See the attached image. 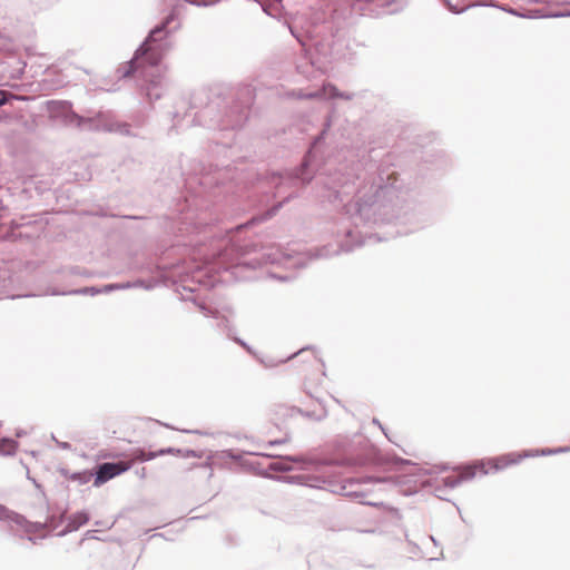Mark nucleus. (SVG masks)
I'll return each instance as SVG.
<instances>
[{"instance_id": "obj_1", "label": "nucleus", "mask_w": 570, "mask_h": 570, "mask_svg": "<svg viewBox=\"0 0 570 570\" xmlns=\"http://www.w3.org/2000/svg\"><path fill=\"white\" fill-rule=\"evenodd\" d=\"M191 452L187 451L186 453H183L181 450H176L174 448L168 449H161L157 452L154 451H145L142 449H135L130 452L128 455V460L125 461H118L115 463H102L97 468L94 485L95 487H101L109 480L125 473L128 471L136 462H145L150 461L159 455L165 454H174V455H184L189 456Z\"/></svg>"}, {"instance_id": "obj_4", "label": "nucleus", "mask_w": 570, "mask_h": 570, "mask_svg": "<svg viewBox=\"0 0 570 570\" xmlns=\"http://www.w3.org/2000/svg\"><path fill=\"white\" fill-rule=\"evenodd\" d=\"M442 481L445 487H450V488H454L462 482V480L458 473V470H454L452 474L444 476L442 479Z\"/></svg>"}, {"instance_id": "obj_5", "label": "nucleus", "mask_w": 570, "mask_h": 570, "mask_svg": "<svg viewBox=\"0 0 570 570\" xmlns=\"http://www.w3.org/2000/svg\"><path fill=\"white\" fill-rule=\"evenodd\" d=\"M2 449L0 451L4 453H11L14 451V442L11 440H2Z\"/></svg>"}, {"instance_id": "obj_7", "label": "nucleus", "mask_w": 570, "mask_h": 570, "mask_svg": "<svg viewBox=\"0 0 570 570\" xmlns=\"http://www.w3.org/2000/svg\"><path fill=\"white\" fill-rule=\"evenodd\" d=\"M318 96H321V95L320 94H313V95H308L307 97L312 98V97H318Z\"/></svg>"}, {"instance_id": "obj_6", "label": "nucleus", "mask_w": 570, "mask_h": 570, "mask_svg": "<svg viewBox=\"0 0 570 570\" xmlns=\"http://www.w3.org/2000/svg\"><path fill=\"white\" fill-rule=\"evenodd\" d=\"M7 102V97L4 91H0V106H3Z\"/></svg>"}, {"instance_id": "obj_3", "label": "nucleus", "mask_w": 570, "mask_h": 570, "mask_svg": "<svg viewBox=\"0 0 570 570\" xmlns=\"http://www.w3.org/2000/svg\"><path fill=\"white\" fill-rule=\"evenodd\" d=\"M521 456L517 454H505L493 459L480 460L470 465L458 468V473L463 481L473 479L476 475H485L491 472L505 469L520 462Z\"/></svg>"}, {"instance_id": "obj_2", "label": "nucleus", "mask_w": 570, "mask_h": 570, "mask_svg": "<svg viewBox=\"0 0 570 570\" xmlns=\"http://www.w3.org/2000/svg\"><path fill=\"white\" fill-rule=\"evenodd\" d=\"M163 30L164 27H157L150 32L147 40L137 50L128 70L124 72V77H128L138 68H144L147 65L157 66L160 62L164 56V48L160 43H157V36L161 33Z\"/></svg>"}]
</instances>
